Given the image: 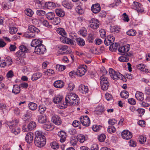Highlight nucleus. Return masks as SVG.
<instances>
[{
    "mask_svg": "<svg viewBox=\"0 0 150 150\" xmlns=\"http://www.w3.org/2000/svg\"><path fill=\"white\" fill-rule=\"evenodd\" d=\"M101 127L100 126L94 125L92 127V129L94 131L97 132L100 129Z\"/></svg>",
    "mask_w": 150,
    "mask_h": 150,
    "instance_id": "nucleus-63",
    "label": "nucleus"
},
{
    "mask_svg": "<svg viewBox=\"0 0 150 150\" xmlns=\"http://www.w3.org/2000/svg\"><path fill=\"white\" fill-rule=\"evenodd\" d=\"M66 97V100L69 101L71 105H78L79 98L77 94H68Z\"/></svg>",
    "mask_w": 150,
    "mask_h": 150,
    "instance_id": "nucleus-2",
    "label": "nucleus"
},
{
    "mask_svg": "<svg viewBox=\"0 0 150 150\" xmlns=\"http://www.w3.org/2000/svg\"><path fill=\"white\" fill-rule=\"evenodd\" d=\"M122 138L126 139H129L132 137V133L128 130H124L122 133Z\"/></svg>",
    "mask_w": 150,
    "mask_h": 150,
    "instance_id": "nucleus-12",
    "label": "nucleus"
},
{
    "mask_svg": "<svg viewBox=\"0 0 150 150\" xmlns=\"http://www.w3.org/2000/svg\"><path fill=\"white\" fill-rule=\"evenodd\" d=\"M118 44L116 43H113L110 45L109 49L111 51H115L117 48Z\"/></svg>",
    "mask_w": 150,
    "mask_h": 150,
    "instance_id": "nucleus-43",
    "label": "nucleus"
},
{
    "mask_svg": "<svg viewBox=\"0 0 150 150\" xmlns=\"http://www.w3.org/2000/svg\"><path fill=\"white\" fill-rule=\"evenodd\" d=\"M52 23L54 25H57L59 24L61 22V19L59 17H56L53 19Z\"/></svg>",
    "mask_w": 150,
    "mask_h": 150,
    "instance_id": "nucleus-47",
    "label": "nucleus"
},
{
    "mask_svg": "<svg viewBox=\"0 0 150 150\" xmlns=\"http://www.w3.org/2000/svg\"><path fill=\"white\" fill-rule=\"evenodd\" d=\"M35 137H42V138H44L45 137L44 135H42V132H41L39 131H36L35 133Z\"/></svg>",
    "mask_w": 150,
    "mask_h": 150,
    "instance_id": "nucleus-60",
    "label": "nucleus"
},
{
    "mask_svg": "<svg viewBox=\"0 0 150 150\" xmlns=\"http://www.w3.org/2000/svg\"><path fill=\"white\" fill-rule=\"evenodd\" d=\"M24 35L25 37L29 39L34 38L35 36L34 34L30 32H27L25 33H24Z\"/></svg>",
    "mask_w": 150,
    "mask_h": 150,
    "instance_id": "nucleus-38",
    "label": "nucleus"
},
{
    "mask_svg": "<svg viewBox=\"0 0 150 150\" xmlns=\"http://www.w3.org/2000/svg\"><path fill=\"white\" fill-rule=\"evenodd\" d=\"M126 33L128 35L134 36L136 34L137 32L135 30L131 29L127 31Z\"/></svg>",
    "mask_w": 150,
    "mask_h": 150,
    "instance_id": "nucleus-46",
    "label": "nucleus"
},
{
    "mask_svg": "<svg viewBox=\"0 0 150 150\" xmlns=\"http://www.w3.org/2000/svg\"><path fill=\"white\" fill-rule=\"evenodd\" d=\"M28 107L29 109L32 110H36L37 107L36 104L33 102H30L28 105Z\"/></svg>",
    "mask_w": 150,
    "mask_h": 150,
    "instance_id": "nucleus-36",
    "label": "nucleus"
},
{
    "mask_svg": "<svg viewBox=\"0 0 150 150\" xmlns=\"http://www.w3.org/2000/svg\"><path fill=\"white\" fill-rule=\"evenodd\" d=\"M33 134L31 132H29L26 134L25 138V141L28 143H31L33 139Z\"/></svg>",
    "mask_w": 150,
    "mask_h": 150,
    "instance_id": "nucleus-19",
    "label": "nucleus"
},
{
    "mask_svg": "<svg viewBox=\"0 0 150 150\" xmlns=\"http://www.w3.org/2000/svg\"><path fill=\"white\" fill-rule=\"evenodd\" d=\"M35 52L38 54H41L44 53L46 51V49L44 45L42 44L35 48Z\"/></svg>",
    "mask_w": 150,
    "mask_h": 150,
    "instance_id": "nucleus-10",
    "label": "nucleus"
},
{
    "mask_svg": "<svg viewBox=\"0 0 150 150\" xmlns=\"http://www.w3.org/2000/svg\"><path fill=\"white\" fill-rule=\"evenodd\" d=\"M17 29L16 27H13L10 28L9 29V32L11 34H13L17 31Z\"/></svg>",
    "mask_w": 150,
    "mask_h": 150,
    "instance_id": "nucleus-52",
    "label": "nucleus"
},
{
    "mask_svg": "<svg viewBox=\"0 0 150 150\" xmlns=\"http://www.w3.org/2000/svg\"><path fill=\"white\" fill-rule=\"evenodd\" d=\"M77 141V139H75V137H72L71 138L70 143L73 146H74L76 145Z\"/></svg>",
    "mask_w": 150,
    "mask_h": 150,
    "instance_id": "nucleus-57",
    "label": "nucleus"
},
{
    "mask_svg": "<svg viewBox=\"0 0 150 150\" xmlns=\"http://www.w3.org/2000/svg\"><path fill=\"white\" fill-rule=\"evenodd\" d=\"M116 130L115 128L113 126H109L107 129L108 132L111 134L114 132Z\"/></svg>",
    "mask_w": 150,
    "mask_h": 150,
    "instance_id": "nucleus-49",
    "label": "nucleus"
},
{
    "mask_svg": "<svg viewBox=\"0 0 150 150\" xmlns=\"http://www.w3.org/2000/svg\"><path fill=\"white\" fill-rule=\"evenodd\" d=\"M79 32L82 36L83 37L86 36V30L85 28H82L81 30L79 31Z\"/></svg>",
    "mask_w": 150,
    "mask_h": 150,
    "instance_id": "nucleus-59",
    "label": "nucleus"
},
{
    "mask_svg": "<svg viewBox=\"0 0 150 150\" xmlns=\"http://www.w3.org/2000/svg\"><path fill=\"white\" fill-rule=\"evenodd\" d=\"M55 12L57 16L60 17H63L65 15L64 11L62 9L60 8L56 9Z\"/></svg>",
    "mask_w": 150,
    "mask_h": 150,
    "instance_id": "nucleus-26",
    "label": "nucleus"
},
{
    "mask_svg": "<svg viewBox=\"0 0 150 150\" xmlns=\"http://www.w3.org/2000/svg\"><path fill=\"white\" fill-rule=\"evenodd\" d=\"M109 73L111 78L114 80H117L119 79L124 81L126 82V77L118 72L115 71L112 68L109 69Z\"/></svg>",
    "mask_w": 150,
    "mask_h": 150,
    "instance_id": "nucleus-1",
    "label": "nucleus"
},
{
    "mask_svg": "<svg viewBox=\"0 0 150 150\" xmlns=\"http://www.w3.org/2000/svg\"><path fill=\"white\" fill-rule=\"evenodd\" d=\"M42 76L41 73L37 72L33 74L31 77V79L32 81H34L37 80L40 78Z\"/></svg>",
    "mask_w": 150,
    "mask_h": 150,
    "instance_id": "nucleus-28",
    "label": "nucleus"
},
{
    "mask_svg": "<svg viewBox=\"0 0 150 150\" xmlns=\"http://www.w3.org/2000/svg\"><path fill=\"white\" fill-rule=\"evenodd\" d=\"M139 141L140 143L143 144L146 141V137H144L143 135L139 136Z\"/></svg>",
    "mask_w": 150,
    "mask_h": 150,
    "instance_id": "nucleus-55",
    "label": "nucleus"
},
{
    "mask_svg": "<svg viewBox=\"0 0 150 150\" xmlns=\"http://www.w3.org/2000/svg\"><path fill=\"white\" fill-rule=\"evenodd\" d=\"M46 16L48 19L52 20L54 19L55 16V14L53 12H50L46 14Z\"/></svg>",
    "mask_w": 150,
    "mask_h": 150,
    "instance_id": "nucleus-42",
    "label": "nucleus"
},
{
    "mask_svg": "<svg viewBox=\"0 0 150 150\" xmlns=\"http://www.w3.org/2000/svg\"><path fill=\"white\" fill-rule=\"evenodd\" d=\"M45 74L47 75L50 76L54 73V71L52 69H49L44 72Z\"/></svg>",
    "mask_w": 150,
    "mask_h": 150,
    "instance_id": "nucleus-62",
    "label": "nucleus"
},
{
    "mask_svg": "<svg viewBox=\"0 0 150 150\" xmlns=\"http://www.w3.org/2000/svg\"><path fill=\"white\" fill-rule=\"evenodd\" d=\"M62 5L65 7L69 9H71L72 7V5L68 1L65 0L63 1L62 2Z\"/></svg>",
    "mask_w": 150,
    "mask_h": 150,
    "instance_id": "nucleus-34",
    "label": "nucleus"
},
{
    "mask_svg": "<svg viewBox=\"0 0 150 150\" xmlns=\"http://www.w3.org/2000/svg\"><path fill=\"white\" fill-rule=\"evenodd\" d=\"M43 127L44 129L47 131H50L54 129L52 125L50 122H46L43 125Z\"/></svg>",
    "mask_w": 150,
    "mask_h": 150,
    "instance_id": "nucleus-22",
    "label": "nucleus"
},
{
    "mask_svg": "<svg viewBox=\"0 0 150 150\" xmlns=\"http://www.w3.org/2000/svg\"><path fill=\"white\" fill-rule=\"evenodd\" d=\"M71 35H70L71 36L72 38L75 39L76 40V43L79 45L80 46L83 47L85 45V41L83 39L80 38H76V37H75V38H74V37H73L72 36V34L71 33Z\"/></svg>",
    "mask_w": 150,
    "mask_h": 150,
    "instance_id": "nucleus-16",
    "label": "nucleus"
},
{
    "mask_svg": "<svg viewBox=\"0 0 150 150\" xmlns=\"http://www.w3.org/2000/svg\"><path fill=\"white\" fill-rule=\"evenodd\" d=\"M54 86L58 88H62L64 86V82L61 80L56 81L53 84Z\"/></svg>",
    "mask_w": 150,
    "mask_h": 150,
    "instance_id": "nucleus-23",
    "label": "nucleus"
},
{
    "mask_svg": "<svg viewBox=\"0 0 150 150\" xmlns=\"http://www.w3.org/2000/svg\"><path fill=\"white\" fill-rule=\"evenodd\" d=\"M25 12V14L29 16H31L33 13V11L30 8L27 9Z\"/></svg>",
    "mask_w": 150,
    "mask_h": 150,
    "instance_id": "nucleus-51",
    "label": "nucleus"
},
{
    "mask_svg": "<svg viewBox=\"0 0 150 150\" xmlns=\"http://www.w3.org/2000/svg\"><path fill=\"white\" fill-rule=\"evenodd\" d=\"M57 33L62 36H65L66 33L65 30L62 28H58L57 30Z\"/></svg>",
    "mask_w": 150,
    "mask_h": 150,
    "instance_id": "nucleus-41",
    "label": "nucleus"
},
{
    "mask_svg": "<svg viewBox=\"0 0 150 150\" xmlns=\"http://www.w3.org/2000/svg\"><path fill=\"white\" fill-rule=\"evenodd\" d=\"M90 27L93 29H97L99 27L100 24V22L98 20L92 18L88 21Z\"/></svg>",
    "mask_w": 150,
    "mask_h": 150,
    "instance_id": "nucleus-8",
    "label": "nucleus"
},
{
    "mask_svg": "<svg viewBox=\"0 0 150 150\" xmlns=\"http://www.w3.org/2000/svg\"><path fill=\"white\" fill-rule=\"evenodd\" d=\"M100 82L102 89L104 91L106 90L109 84L108 78L104 75L100 77Z\"/></svg>",
    "mask_w": 150,
    "mask_h": 150,
    "instance_id": "nucleus-3",
    "label": "nucleus"
},
{
    "mask_svg": "<svg viewBox=\"0 0 150 150\" xmlns=\"http://www.w3.org/2000/svg\"><path fill=\"white\" fill-rule=\"evenodd\" d=\"M56 68L57 70L59 71H62L65 69L66 67L64 65H57Z\"/></svg>",
    "mask_w": 150,
    "mask_h": 150,
    "instance_id": "nucleus-54",
    "label": "nucleus"
},
{
    "mask_svg": "<svg viewBox=\"0 0 150 150\" xmlns=\"http://www.w3.org/2000/svg\"><path fill=\"white\" fill-rule=\"evenodd\" d=\"M77 139L78 141L79 142L81 143H83L84 141L87 140V137H86L84 135L80 134L77 136Z\"/></svg>",
    "mask_w": 150,
    "mask_h": 150,
    "instance_id": "nucleus-21",
    "label": "nucleus"
},
{
    "mask_svg": "<svg viewBox=\"0 0 150 150\" xmlns=\"http://www.w3.org/2000/svg\"><path fill=\"white\" fill-rule=\"evenodd\" d=\"M36 126V123L33 122H30L28 125L27 127L30 130H32L35 128Z\"/></svg>",
    "mask_w": 150,
    "mask_h": 150,
    "instance_id": "nucleus-44",
    "label": "nucleus"
},
{
    "mask_svg": "<svg viewBox=\"0 0 150 150\" xmlns=\"http://www.w3.org/2000/svg\"><path fill=\"white\" fill-rule=\"evenodd\" d=\"M45 7L47 9H52L55 6V4L54 3L51 2H46L45 3Z\"/></svg>",
    "mask_w": 150,
    "mask_h": 150,
    "instance_id": "nucleus-27",
    "label": "nucleus"
},
{
    "mask_svg": "<svg viewBox=\"0 0 150 150\" xmlns=\"http://www.w3.org/2000/svg\"><path fill=\"white\" fill-rule=\"evenodd\" d=\"M76 10L77 12L80 14H82L83 13V11L81 6H77L76 8Z\"/></svg>",
    "mask_w": 150,
    "mask_h": 150,
    "instance_id": "nucleus-56",
    "label": "nucleus"
},
{
    "mask_svg": "<svg viewBox=\"0 0 150 150\" xmlns=\"http://www.w3.org/2000/svg\"><path fill=\"white\" fill-rule=\"evenodd\" d=\"M11 132L15 135L18 134L20 132V129L18 127H13L11 129Z\"/></svg>",
    "mask_w": 150,
    "mask_h": 150,
    "instance_id": "nucleus-45",
    "label": "nucleus"
},
{
    "mask_svg": "<svg viewBox=\"0 0 150 150\" xmlns=\"http://www.w3.org/2000/svg\"><path fill=\"white\" fill-rule=\"evenodd\" d=\"M20 91V86L17 85H14L13 88L12 92L15 94H18Z\"/></svg>",
    "mask_w": 150,
    "mask_h": 150,
    "instance_id": "nucleus-40",
    "label": "nucleus"
},
{
    "mask_svg": "<svg viewBox=\"0 0 150 150\" xmlns=\"http://www.w3.org/2000/svg\"><path fill=\"white\" fill-rule=\"evenodd\" d=\"M95 38L96 35L93 33H90L88 34V41L89 43H92Z\"/></svg>",
    "mask_w": 150,
    "mask_h": 150,
    "instance_id": "nucleus-30",
    "label": "nucleus"
},
{
    "mask_svg": "<svg viewBox=\"0 0 150 150\" xmlns=\"http://www.w3.org/2000/svg\"><path fill=\"white\" fill-rule=\"evenodd\" d=\"M52 121L56 125H59L62 123L60 118L57 115L53 116L51 118Z\"/></svg>",
    "mask_w": 150,
    "mask_h": 150,
    "instance_id": "nucleus-15",
    "label": "nucleus"
},
{
    "mask_svg": "<svg viewBox=\"0 0 150 150\" xmlns=\"http://www.w3.org/2000/svg\"><path fill=\"white\" fill-rule=\"evenodd\" d=\"M91 10L93 12L95 13H98L101 10V7L99 4H97L92 6Z\"/></svg>",
    "mask_w": 150,
    "mask_h": 150,
    "instance_id": "nucleus-18",
    "label": "nucleus"
},
{
    "mask_svg": "<svg viewBox=\"0 0 150 150\" xmlns=\"http://www.w3.org/2000/svg\"><path fill=\"white\" fill-rule=\"evenodd\" d=\"M60 41L63 43H66L67 44L71 45L74 44V42L72 40L64 36H62L60 38Z\"/></svg>",
    "mask_w": 150,
    "mask_h": 150,
    "instance_id": "nucleus-13",
    "label": "nucleus"
},
{
    "mask_svg": "<svg viewBox=\"0 0 150 150\" xmlns=\"http://www.w3.org/2000/svg\"><path fill=\"white\" fill-rule=\"evenodd\" d=\"M45 12L42 10H38L36 11L37 15L39 16H44L45 14Z\"/></svg>",
    "mask_w": 150,
    "mask_h": 150,
    "instance_id": "nucleus-58",
    "label": "nucleus"
},
{
    "mask_svg": "<svg viewBox=\"0 0 150 150\" xmlns=\"http://www.w3.org/2000/svg\"><path fill=\"white\" fill-rule=\"evenodd\" d=\"M86 68L87 67L86 65L81 66L79 67L76 71L77 75L82 76L84 75L86 71Z\"/></svg>",
    "mask_w": 150,
    "mask_h": 150,
    "instance_id": "nucleus-9",
    "label": "nucleus"
},
{
    "mask_svg": "<svg viewBox=\"0 0 150 150\" xmlns=\"http://www.w3.org/2000/svg\"><path fill=\"white\" fill-rule=\"evenodd\" d=\"M46 108L44 105H40L39 107L38 111L40 113H43L46 110Z\"/></svg>",
    "mask_w": 150,
    "mask_h": 150,
    "instance_id": "nucleus-53",
    "label": "nucleus"
},
{
    "mask_svg": "<svg viewBox=\"0 0 150 150\" xmlns=\"http://www.w3.org/2000/svg\"><path fill=\"white\" fill-rule=\"evenodd\" d=\"M57 47L59 49V52L63 51V52L60 53L61 54H70L71 52V50L68 49V47L65 45H59L57 46Z\"/></svg>",
    "mask_w": 150,
    "mask_h": 150,
    "instance_id": "nucleus-5",
    "label": "nucleus"
},
{
    "mask_svg": "<svg viewBox=\"0 0 150 150\" xmlns=\"http://www.w3.org/2000/svg\"><path fill=\"white\" fill-rule=\"evenodd\" d=\"M28 29L30 32L33 33H38L40 31L39 29L33 25H30L28 26Z\"/></svg>",
    "mask_w": 150,
    "mask_h": 150,
    "instance_id": "nucleus-25",
    "label": "nucleus"
},
{
    "mask_svg": "<svg viewBox=\"0 0 150 150\" xmlns=\"http://www.w3.org/2000/svg\"><path fill=\"white\" fill-rule=\"evenodd\" d=\"M18 121L16 120L8 123V125L10 128L11 129L13 127H17L16 125H18Z\"/></svg>",
    "mask_w": 150,
    "mask_h": 150,
    "instance_id": "nucleus-33",
    "label": "nucleus"
},
{
    "mask_svg": "<svg viewBox=\"0 0 150 150\" xmlns=\"http://www.w3.org/2000/svg\"><path fill=\"white\" fill-rule=\"evenodd\" d=\"M19 48V50L16 53V55L18 57H23L25 54L28 52V49L25 46L23 45H21Z\"/></svg>",
    "mask_w": 150,
    "mask_h": 150,
    "instance_id": "nucleus-4",
    "label": "nucleus"
},
{
    "mask_svg": "<svg viewBox=\"0 0 150 150\" xmlns=\"http://www.w3.org/2000/svg\"><path fill=\"white\" fill-rule=\"evenodd\" d=\"M118 59L121 62H128L129 59L128 57L127 56V55L125 54L119 57Z\"/></svg>",
    "mask_w": 150,
    "mask_h": 150,
    "instance_id": "nucleus-32",
    "label": "nucleus"
},
{
    "mask_svg": "<svg viewBox=\"0 0 150 150\" xmlns=\"http://www.w3.org/2000/svg\"><path fill=\"white\" fill-rule=\"evenodd\" d=\"M35 144L38 147H41L44 146L46 143L45 138L35 137Z\"/></svg>",
    "mask_w": 150,
    "mask_h": 150,
    "instance_id": "nucleus-6",
    "label": "nucleus"
},
{
    "mask_svg": "<svg viewBox=\"0 0 150 150\" xmlns=\"http://www.w3.org/2000/svg\"><path fill=\"white\" fill-rule=\"evenodd\" d=\"M100 35L101 38H104L105 36L106 32L105 30L103 29H101L100 30Z\"/></svg>",
    "mask_w": 150,
    "mask_h": 150,
    "instance_id": "nucleus-64",
    "label": "nucleus"
},
{
    "mask_svg": "<svg viewBox=\"0 0 150 150\" xmlns=\"http://www.w3.org/2000/svg\"><path fill=\"white\" fill-rule=\"evenodd\" d=\"M42 40L36 39H34L31 42V46L35 48L36 47L42 45Z\"/></svg>",
    "mask_w": 150,
    "mask_h": 150,
    "instance_id": "nucleus-17",
    "label": "nucleus"
},
{
    "mask_svg": "<svg viewBox=\"0 0 150 150\" xmlns=\"http://www.w3.org/2000/svg\"><path fill=\"white\" fill-rule=\"evenodd\" d=\"M80 121L82 124L85 126H88L90 124V121L87 116H82L80 118Z\"/></svg>",
    "mask_w": 150,
    "mask_h": 150,
    "instance_id": "nucleus-11",
    "label": "nucleus"
},
{
    "mask_svg": "<svg viewBox=\"0 0 150 150\" xmlns=\"http://www.w3.org/2000/svg\"><path fill=\"white\" fill-rule=\"evenodd\" d=\"M79 90L83 93H87L88 91V87L85 85H81L79 87Z\"/></svg>",
    "mask_w": 150,
    "mask_h": 150,
    "instance_id": "nucleus-39",
    "label": "nucleus"
},
{
    "mask_svg": "<svg viewBox=\"0 0 150 150\" xmlns=\"http://www.w3.org/2000/svg\"><path fill=\"white\" fill-rule=\"evenodd\" d=\"M63 98V97L59 95L53 98V101L55 103H58L61 102Z\"/></svg>",
    "mask_w": 150,
    "mask_h": 150,
    "instance_id": "nucleus-37",
    "label": "nucleus"
},
{
    "mask_svg": "<svg viewBox=\"0 0 150 150\" xmlns=\"http://www.w3.org/2000/svg\"><path fill=\"white\" fill-rule=\"evenodd\" d=\"M38 121L40 123H44L46 122L47 121V117L45 115H40L38 118Z\"/></svg>",
    "mask_w": 150,
    "mask_h": 150,
    "instance_id": "nucleus-29",
    "label": "nucleus"
},
{
    "mask_svg": "<svg viewBox=\"0 0 150 150\" xmlns=\"http://www.w3.org/2000/svg\"><path fill=\"white\" fill-rule=\"evenodd\" d=\"M105 138V135L103 134H100L99 135L98 137V140L101 142H104Z\"/></svg>",
    "mask_w": 150,
    "mask_h": 150,
    "instance_id": "nucleus-48",
    "label": "nucleus"
},
{
    "mask_svg": "<svg viewBox=\"0 0 150 150\" xmlns=\"http://www.w3.org/2000/svg\"><path fill=\"white\" fill-rule=\"evenodd\" d=\"M137 68L144 72H148V70L145 68V66L143 64H140L137 66Z\"/></svg>",
    "mask_w": 150,
    "mask_h": 150,
    "instance_id": "nucleus-31",
    "label": "nucleus"
},
{
    "mask_svg": "<svg viewBox=\"0 0 150 150\" xmlns=\"http://www.w3.org/2000/svg\"><path fill=\"white\" fill-rule=\"evenodd\" d=\"M129 45L127 44L126 45L122 46L120 47L118 49V51L121 53H124L125 54L129 51Z\"/></svg>",
    "mask_w": 150,
    "mask_h": 150,
    "instance_id": "nucleus-14",
    "label": "nucleus"
},
{
    "mask_svg": "<svg viewBox=\"0 0 150 150\" xmlns=\"http://www.w3.org/2000/svg\"><path fill=\"white\" fill-rule=\"evenodd\" d=\"M28 29L30 32L33 33H38L40 31L39 29L33 25H30L28 26Z\"/></svg>",
    "mask_w": 150,
    "mask_h": 150,
    "instance_id": "nucleus-24",
    "label": "nucleus"
},
{
    "mask_svg": "<svg viewBox=\"0 0 150 150\" xmlns=\"http://www.w3.org/2000/svg\"><path fill=\"white\" fill-rule=\"evenodd\" d=\"M58 136L60 137V141L61 142H64L65 140L66 135L65 132L61 131L58 134Z\"/></svg>",
    "mask_w": 150,
    "mask_h": 150,
    "instance_id": "nucleus-20",
    "label": "nucleus"
},
{
    "mask_svg": "<svg viewBox=\"0 0 150 150\" xmlns=\"http://www.w3.org/2000/svg\"><path fill=\"white\" fill-rule=\"evenodd\" d=\"M132 8L137 10L138 13H142L144 11V9L142 4L137 2L134 1L133 2Z\"/></svg>",
    "mask_w": 150,
    "mask_h": 150,
    "instance_id": "nucleus-7",
    "label": "nucleus"
},
{
    "mask_svg": "<svg viewBox=\"0 0 150 150\" xmlns=\"http://www.w3.org/2000/svg\"><path fill=\"white\" fill-rule=\"evenodd\" d=\"M60 105L61 106V107H60V108L61 109H63L67 108V106L71 105L69 101H67L66 100V97H65V101L63 102L62 103H60Z\"/></svg>",
    "mask_w": 150,
    "mask_h": 150,
    "instance_id": "nucleus-35",
    "label": "nucleus"
},
{
    "mask_svg": "<svg viewBox=\"0 0 150 150\" xmlns=\"http://www.w3.org/2000/svg\"><path fill=\"white\" fill-rule=\"evenodd\" d=\"M52 148L54 149H56L59 148V146L56 142H53L50 144Z\"/></svg>",
    "mask_w": 150,
    "mask_h": 150,
    "instance_id": "nucleus-50",
    "label": "nucleus"
},
{
    "mask_svg": "<svg viewBox=\"0 0 150 150\" xmlns=\"http://www.w3.org/2000/svg\"><path fill=\"white\" fill-rule=\"evenodd\" d=\"M136 98L138 100L142 101L144 99L143 94H135Z\"/></svg>",
    "mask_w": 150,
    "mask_h": 150,
    "instance_id": "nucleus-61",
    "label": "nucleus"
}]
</instances>
